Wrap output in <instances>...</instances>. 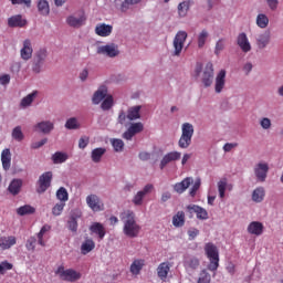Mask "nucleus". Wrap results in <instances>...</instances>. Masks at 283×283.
I'll list each match as a JSON object with an SVG mask.
<instances>
[{"instance_id":"bb28decb","label":"nucleus","mask_w":283,"mask_h":283,"mask_svg":"<svg viewBox=\"0 0 283 283\" xmlns=\"http://www.w3.org/2000/svg\"><path fill=\"white\" fill-rule=\"evenodd\" d=\"M143 266H145V260L135 259L129 268L132 275H140V272L143 271Z\"/></svg>"},{"instance_id":"37998d69","label":"nucleus","mask_w":283,"mask_h":283,"mask_svg":"<svg viewBox=\"0 0 283 283\" xmlns=\"http://www.w3.org/2000/svg\"><path fill=\"white\" fill-rule=\"evenodd\" d=\"M67 160V154L62 151H56L52 156V161L54 165H62V163H65Z\"/></svg>"},{"instance_id":"4d7b16f0","label":"nucleus","mask_w":283,"mask_h":283,"mask_svg":"<svg viewBox=\"0 0 283 283\" xmlns=\"http://www.w3.org/2000/svg\"><path fill=\"white\" fill-rule=\"evenodd\" d=\"M218 191H219L220 198H224V193L227 191V179H221L218 182Z\"/></svg>"},{"instance_id":"338daca9","label":"nucleus","mask_w":283,"mask_h":283,"mask_svg":"<svg viewBox=\"0 0 283 283\" xmlns=\"http://www.w3.org/2000/svg\"><path fill=\"white\" fill-rule=\"evenodd\" d=\"M88 144H90V138L87 137H81L78 140L80 149H85V147H87Z\"/></svg>"},{"instance_id":"052dcab7","label":"nucleus","mask_w":283,"mask_h":283,"mask_svg":"<svg viewBox=\"0 0 283 283\" xmlns=\"http://www.w3.org/2000/svg\"><path fill=\"white\" fill-rule=\"evenodd\" d=\"M128 129H130L136 136V134H140V132H143L144 126H143V123H140V122L134 123L128 127Z\"/></svg>"},{"instance_id":"09e8293b","label":"nucleus","mask_w":283,"mask_h":283,"mask_svg":"<svg viewBox=\"0 0 283 283\" xmlns=\"http://www.w3.org/2000/svg\"><path fill=\"white\" fill-rule=\"evenodd\" d=\"M256 25L262 29L268 28L269 27V17H266V14H264V13H260L256 17Z\"/></svg>"},{"instance_id":"0e129e2a","label":"nucleus","mask_w":283,"mask_h":283,"mask_svg":"<svg viewBox=\"0 0 283 283\" xmlns=\"http://www.w3.org/2000/svg\"><path fill=\"white\" fill-rule=\"evenodd\" d=\"M200 230L196 228H191L190 230H188L189 240H196V238H198Z\"/></svg>"},{"instance_id":"9b49d317","label":"nucleus","mask_w":283,"mask_h":283,"mask_svg":"<svg viewBox=\"0 0 283 283\" xmlns=\"http://www.w3.org/2000/svg\"><path fill=\"white\" fill-rule=\"evenodd\" d=\"M86 203L92 209V211H103L105 205L101 201V198L96 195H90L86 197Z\"/></svg>"},{"instance_id":"2f4dec72","label":"nucleus","mask_w":283,"mask_h":283,"mask_svg":"<svg viewBox=\"0 0 283 283\" xmlns=\"http://www.w3.org/2000/svg\"><path fill=\"white\" fill-rule=\"evenodd\" d=\"M66 23H69L71 28H81V25L85 24V17L82 15L80 18H76L74 15H70L66 19Z\"/></svg>"},{"instance_id":"72a5a7b5","label":"nucleus","mask_w":283,"mask_h":283,"mask_svg":"<svg viewBox=\"0 0 283 283\" xmlns=\"http://www.w3.org/2000/svg\"><path fill=\"white\" fill-rule=\"evenodd\" d=\"M189 8H191V1L186 0L184 2H180L177 8L179 17L181 18L187 17V13L189 12Z\"/></svg>"},{"instance_id":"bf43d9fd","label":"nucleus","mask_w":283,"mask_h":283,"mask_svg":"<svg viewBox=\"0 0 283 283\" xmlns=\"http://www.w3.org/2000/svg\"><path fill=\"white\" fill-rule=\"evenodd\" d=\"M13 265L12 263L8 262V261H2L0 263V274L3 275L6 273V271H12Z\"/></svg>"},{"instance_id":"5fc2aeb1","label":"nucleus","mask_w":283,"mask_h":283,"mask_svg":"<svg viewBox=\"0 0 283 283\" xmlns=\"http://www.w3.org/2000/svg\"><path fill=\"white\" fill-rule=\"evenodd\" d=\"M224 48H226L224 39H219L214 46L216 56H220V53L224 50Z\"/></svg>"},{"instance_id":"393cba45","label":"nucleus","mask_w":283,"mask_h":283,"mask_svg":"<svg viewBox=\"0 0 283 283\" xmlns=\"http://www.w3.org/2000/svg\"><path fill=\"white\" fill-rule=\"evenodd\" d=\"M269 43H271V33L264 32L256 36V45L259 50H264Z\"/></svg>"},{"instance_id":"c03bdc74","label":"nucleus","mask_w":283,"mask_h":283,"mask_svg":"<svg viewBox=\"0 0 283 283\" xmlns=\"http://www.w3.org/2000/svg\"><path fill=\"white\" fill-rule=\"evenodd\" d=\"M107 151L105 148H95L92 150L91 158L93 163H101V158H103V155Z\"/></svg>"},{"instance_id":"680f3d73","label":"nucleus","mask_w":283,"mask_h":283,"mask_svg":"<svg viewBox=\"0 0 283 283\" xmlns=\"http://www.w3.org/2000/svg\"><path fill=\"white\" fill-rule=\"evenodd\" d=\"M63 209H65V203H56L52 209L53 216H61V213H63Z\"/></svg>"},{"instance_id":"aec40b11","label":"nucleus","mask_w":283,"mask_h":283,"mask_svg":"<svg viewBox=\"0 0 283 283\" xmlns=\"http://www.w3.org/2000/svg\"><path fill=\"white\" fill-rule=\"evenodd\" d=\"M248 233L251 235H262L264 233V224L260 221H252L248 226Z\"/></svg>"},{"instance_id":"49530a36","label":"nucleus","mask_w":283,"mask_h":283,"mask_svg":"<svg viewBox=\"0 0 283 283\" xmlns=\"http://www.w3.org/2000/svg\"><path fill=\"white\" fill-rule=\"evenodd\" d=\"M101 107L104 112L109 111L111 107H114V97L112 95H106Z\"/></svg>"},{"instance_id":"3c124183","label":"nucleus","mask_w":283,"mask_h":283,"mask_svg":"<svg viewBox=\"0 0 283 283\" xmlns=\"http://www.w3.org/2000/svg\"><path fill=\"white\" fill-rule=\"evenodd\" d=\"M66 129H78L81 125L78 124V119L76 117H71L65 123Z\"/></svg>"},{"instance_id":"39448f33","label":"nucleus","mask_w":283,"mask_h":283,"mask_svg":"<svg viewBox=\"0 0 283 283\" xmlns=\"http://www.w3.org/2000/svg\"><path fill=\"white\" fill-rule=\"evenodd\" d=\"M187 36L188 34L186 31L177 32L172 42V56H180V54H182V48H185V41H187Z\"/></svg>"},{"instance_id":"a18cd8bd","label":"nucleus","mask_w":283,"mask_h":283,"mask_svg":"<svg viewBox=\"0 0 283 283\" xmlns=\"http://www.w3.org/2000/svg\"><path fill=\"white\" fill-rule=\"evenodd\" d=\"M207 39H209V31L202 30L197 38L198 48H205V44L207 43Z\"/></svg>"},{"instance_id":"c85d7f7f","label":"nucleus","mask_w":283,"mask_h":283,"mask_svg":"<svg viewBox=\"0 0 283 283\" xmlns=\"http://www.w3.org/2000/svg\"><path fill=\"white\" fill-rule=\"evenodd\" d=\"M113 27L109 24L101 23L95 28V34L97 36H109L112 34Z\"/></svg>"},{"instance_id":"dca6fc26","label":"nucleus","mask_w":283,"mask_h":283,"mask_svg":"<svg viewBox=\"0 0 283 283\" xmlns=\"http://www.w3.org/2000/svg\"><path fill=\"white\" fill-rule=\"evenodd\" d=\"M90 231L94 235H97L98 240H104L105 235L107 234V231L105 230V226H103V223L101 222H94L90 227Z\"/></svg>"},{"instance_id":"f257e3e1","label":"nucleus","mask_w":283,"mask_h":283,"mask_svg":"<svg viewBox=\"0 0 283 283\" xmlns=\"http://www.w3.org/2000/svg\"><path fill=\"white\" fill-rule=\"evenodd\" d=\"M122 222H124V235L127 238H138L140 233V226L136 223V214L132 210H127L120 214Z\"/></svg>"},{"instance_id":"6e6d98bb","label":"nucleus","mask_w":283,"mask_h":283,"mask_svg":"<svg viewBox=\"0 0 283 283\" xmlns=\"http://www.w3.org/2000/svg\"><path fill=\"white\" fill-rule=\"evenodd\" d=\"M12 138H14V140H18V143H21V140H23V132L21 130V126H17L13 129Z\"/></svg>"},{"instance_id":"8fccbe9b","label":"nucleus","mask_w":283,"mask_h":283,"mask_svg":"<svg viewBox=\"0 0 283 283\" xmlns=\"http://www.w3.org/2000/svg\"><path fill=\"white\" fill-rule=\"evenodd\" d=\"M189 145H191V137L181 135L178 142V146L180 147V149H187Z\"/></svg>"},{"instance_id":"ea45409f","label":"nucleus","mask_w":283,"mask_h":283,"mask_svg":"<svg viewBox=\"0 0 283 283\" xmlns=\"http://www.w3.org/2000/svg\"><path fill=\"white\" fill-rule=\"evenodd\" d=\"M77 218H81V214H77V216L72 214L70 217V220L67 221V227L70 231H72L73 233H76V231H78Z\"/></svg>"},{"instance_id":"864d4df0","label":"nucleus","mask_w":283,"mask_h":283,"mask_svg":"<svg viewBox=\"0 0 283 283\" xmlns=\"http://www.w3.org/2000/svg\"><path fill=\"white\" fill-rule=\"evenodd\" d=\"M25 249H27V251H32V253H34V251L36 249V237H30L27 240Z\"/></svg>"},{"instance_id":"e2e57ef3","label":"nucleus","mask_w":283,"mask_h":283,"mask_svg":"<svg viewBox=\"0 0 283 283\" xmlns=\"http://www.w3.org/2000/svg\"><path fill=\"white\" fill-rule=\"evenodd\" d=\"M200 185H201V181L200 179H197L192 186V188L190 189V192L189 195L191 196V198H195L196 197V193H198V189H200Z\"/></svg>"},{"instance_id":"c756f323","label":"nucleus","mask_w":283,"mask_h":283,"mask_svg":"<svg viewBox=\"0 0 283 283\" xmlns=\"http://www.w3.org/2000/svg\"><path fill=\"white\" fill-rule=\"evenodd\" d=\"M96 249V243L93 239H86L81 245L82 255H87V253H92Z\"/></svg>"},{"instance_id":"de8ad7c7","label":"nucleus","mask_w":283,"mask_h":283,"mask_svg":"<svg viewBox=\"0 0 283 283\" xmlns=\"http://www.w3.org/2000/svg\"><path fill=\"white\" fill-rule=\"evenodd\" d=\"M56 198L63 203L67 202V200H70V195L67 193V189H65L64 187H61L56 191Z\"/></svg>"},{"instance_id":"a878e982","label":"nucleus","mask_w":283,"mask_h":283,"mask_svg":"<svg viewBox=\"0 0 283 283\" xmlns=\"http://www.w3.org/2000/svg\"><path fill=\"white\" fill-rule=\"evenodd\" d=\"M107 96V87L102 86L99 87L93 95L92 97V103L93 105H99V103L105 99V97Z\"/></svg>"},{"instance_id":"a211bd4d","label":"nucleus","mask_w":283,"mask_h":283,"mask_svg":"<svg viewBox=\"0 0 283 283\" xmlns=\"http://www.w3.org/2000/svg\"><path fill=\"white\" fill-rule=\"evenodd\" d=\"M9 28H25L28 25V20L23 19L21 14L12 15L8 19Z\"/></svg>"},{"instance_id":"7ed1b4c3","label":"nucleus","mask_w":283,"mask_h":283,"mask_svg":"<svg viewBox=\"0 0 283 283\" xmlns=\"http://www.w3.org/2000/svg\"><path fill=\"white\" fill-rule=\"evenodd\" d=\"M56 275H59L64 282H77L81 280L82 275L80 272H76L74 269L65 270L64 266H59L55 271Z\"/></svg>"},{"instance_id":"f704fd0d","label":"nucleus","mask_w":283,"mask_h":283,"mask_svg":"<svg viewBox=\"0 0 283 283\" xmlns=\"http://www.w3.org/2000/svg\"><path fill=\"white\" fill-rule=\"evenodd\" d=\"M38 94V91H33L31 94L23 97L20 103L21 107H30L32 103H34V98H36Z\"/></svg>"},{"instance_id":"4468645a","label":"nucleus","mask_w":283,"mask_h":283,"mask_svg":"<svg viewBox=\"0 0 283 283\" xmlns=\"http://www.w3.org/2000/svg\"><path fill=\"white\" fill-rule=\"evenodd\" d=\"M187 209L190 213H196L198 220H209V212H207L205 208L196 205H189Z\"/></svg>"},{"instance_id":"0eeeda50","label":"nucleus","mask_w":283,"mask_h":283,"mask_svg":"<svg viewBox=\"0 0 283 283\" xmlns=\"http://www.w3.org/2000/svg\"><path fill=\"white\" fill-rule=\"evenodd\" d=\"M201 83H203L205 87H211L213 83V64L211 62L206 64L201 76Z\"/></svg>"},{"instance_id":"13d9d810","label":"nucleus","mask_w":283,"mask_h":283,"mask_svg":"<svg viewBox=\"0 0 283 283\" xmlns=\"http://www.w3.org/2000/svg\"><path fill=\"white\" fill-rule=\"evenodd\" d=\"M112 146L114 147L115 151H123V149H125V143L123 139H113Z\"/></svg>"},{"instance_id":"5701e85b","label":"nucleus","mask_w":283,"mask_h":283,"mask_svg":"<svg viewBox=\"0 0 283 283\" xmlns=\"http://www.w3.org/2000/svg\"><path fill=\"white\" fill-rule=\"evenodd\" d=\"M191 182H193V179L191 177H187L181 182L175 184L174 189L176 193H185V191L191 187Z\"/></svg>"},{"instance_id":"6ab92c4d","label":"nucleus","mask_w":283,"mask_h":283,"mask_svg":"<svg viewBox=\"0 0 283 283\" xmlns=\"http://www.w3.org/2000/svg\"><path fill=\"white\" fill-rule=\"evenodd\" d=\"M180 156H182L178 151H170L164 156V158L160 161V169H165L169 163H174L176 160H180Z\"/></svg>"},{"instance_id":"f8f14e48","label":"nucleus","mask_w":283,"mask_h":283,"mask_svg":"<svg viewBox=\"0 0 283 283\" xmlns=\"http://www.w3.org/2000/svg\"><path fill=\"white\" fill-rule=\"evenodd\" d=\"M33 53L34 49H32V41L30 39L24 40L22 49L20 50V56L22 61H30Z\"/></svg>"},{"instance_id":"b1692460","label":"nucleus","mask_w":283,"mask_h":283,"mask_svg":"<svg viewBox=\"0 0 283 283\" xmlns=\"http://www.w3.org/2000/svg\"><path fill=\"white\" fill-rule=\"evenodd\" d=\"M184 266L190 271H196L200 269V259L198 256H188L184 261Z\"/></svg>"},{"instance_id":"e433bc0d","label":"nucleus","mask_w":283,"mask_h":283,"mask_svg":"<svg viewBox=\"0 0 283 283\" xmlns=\"http://www.w3.org/2000/svg\"><path fill=\"white\" fill-rule=\"evenodd\" d=\"M172 224L176 228L185 227V211H178L174 217H172Z\"/></svg>"},{"instance_id":"79ce46f5","label":"nucleus","mask_w":283,"mask_h":283,"mask_svg":"<svg viewBox=\"0 0 283 283\" xmlns=\"http://www.w3.org/2000/svg\"><path fill=\"white\" fill-rule=\"evenodd\" d=\"M36 209L30 205H24L17 209L18 216H30L34 213Z\"/></svg>"},{"instance_id":"a19ab883","label":"nucleus","mask_w":283,"mask_h":283,"mask_svg":"<svg viewBox=\"0 0 283 283\" xmlns=\"http://www.w3.org/2000/svg\"><path fill=\"white\" fill-rule=\"evenodd\" d=\"M181 136L193 138V125L190 123H184L181 126Z\"/></svg>"},{"instance_id":"412c9836","label":"nucleus","mask_w":283,"mask_h":283,"mask_svg":"<svg viewBox=\"0 0 283 283\" xmlns=\"http://www.w3.org/2000/svg\"><path fill=\"white\" fill-rule=\"evenodd\" d=\"M1 163H2V168L4 171H9L10 167L12 165V153H10V148H6L1 153Z\"/></svg>"},{"instance_id":"cd10ccee","label":"nucleus","mask_w":283,"mask_h":283,"mask_svg":"<svg viewBox=\"0 0 283 283\" xmlns=\"http://www.w3.org/2000/svg\"><path fill=\"white\" fill-rule=\"evenodd\" d=\"M21 187H23V180L13 179L8 187V191L12 196H19V193H21Z\"/></svg>"},{"instance_id":"1a4fd4ad","label":"nucleus","mask_w":283,"mask_h":283,"mask_svg":"<svg viewBox=\"0 0 283 283\" xmlns=\"http://www.w3.org/2000/svg\"><path fill=\"white\" fill-rule=\"evenodd\" d=\"M154 191V185L147 184L143 190H139L133 198V205L135 207H140L143 205V200H145V196L147 193H151Z\"/></svg>"},{"instance_id":"423d86ee","label":"nucleus","mask_w":283,"mask_h":283,"mask_svg":"<svg viewBox=\"0 0 283 283\" xmlns=\"http://www.w3.org/2000/svg\"><path fill=\"white\" fill-rule=\"evenodd\" d=\"M52 171H46L44 174H42L38 180V193H45V191H48V189H50L51 185H52Z\"/></svg>"},{"instance_id":"603ef678","label":"nucleus","mask_w":283,"mask_h":283,"mask_svg":"<svg viewBox=\"0 0 283 283\" xmlns=\"http://www.w3.org/2000/svg\"><path fill=\"white\" fill-rule=\"evenodd\" d=\"M197 283H211V274L207 270H202L199 274Z\"/></svg>"},{"instance_id":"20e7f679","label":"nucleus","mask_w":283,"mask_h":283,"mask_svg":"<svg viewBox=\"0 0 283 283\" xmlns=\"http://www.w3.org/2000/svg\"><path fill=\"white\" fill-rule=\"evenodd\" d=\"M48 59V50L40 49L33 59L32 62V72L34 74H41V70L43 69V65H45V61Z\"/></svg>"},{"instance_id":"4c0bfd02","label":"nucleus","mask_w":283,"mask_h":283,"mask_svg":"<svg viewBox=\"0 0 283 283\" xmlns=\"http://www.w3.org/2000/svg\"><path fill=\"white\" fill-rule=\"evenodd\" d=\"M38 10L40 14H42L43 17H48V14H50V3L48 2V0H39Z\"/></svg>"},{"instance_id":"ddd939ff","label":"nucleus","mask_w":283,"mask_h":283,"mask_svg":"<svg viewBox=\"0 0 283 283\" xmlns=\"http://www.w3.org/2000/svg\"><path fill=\"white\" fill-rule=\"evenodd\" d=\"M169 271H171V264L169 262H163L157 268V277L161 280V282H167V277H169Z\"/></svg>"},{"instance_id":"9d476101","label":"nucleus","mask_w":283,"mask_h":283,"mask_svg":"<svg viewBox=\"0 0 283 283\" xmlns=\"http://www.w3.org/2000/svg\"><path fill=\"white\" fill-rule=\"evenodd\" d=\"M254 175L259 182H266V176H269V164L266 163H259L254 167Z\"/></svg>"},{"instance_id":"69168bd1","label":"nucleus","mask_w":283,"mask_h":283,"mask_svg":"<svg viewBox=\"0 0 283 283\" xmlns=\"http://www.w3.org/2000/svg\"><path fill=\"white\" fill-rule=\"evenodd\" d=\"M260 125L263 129H271V119L263 117L260 122Z\"/></svg>"},{"instance_id":"2eb2a0df","label":"nucleus","mask_w":283,"mask_h":283,"mask_svg":"<svg viewBox=\"0 0 283 283\" xmlns=\"http://www.w3.org/2000/svg\"><path fill=\"white\" fill-rule=\"evenodd\" d=\"M226 78H227V71L221 70L216 77L214 92L217 94H220L222 90H224V85L227 83Z\"/></svg>"},{"instance_id":"f3484780","label":"nucleus","mask_w":283,"mask_h":283,"mask_svg":"<svg viewBox=\"0 0 283 283\" xmlns=\"http://www.w3.org/2000/svg\"><path fill=\"white\" fill-rule=\"evenodd\" d=\"M14 244H17V237H0V251H8L9 249H12Z\"/></svg>"},{"instance_id":"473e14b6","label":"nucleus","mask_w":283,"mask_h":283,"mask_svg":"<svg viewBox=\"0 0 283 283\" xmlns=\"http://www.w3.org/2000/svg\"><path fill=\"white\" fill-rule=\"evenodd\" d=\"M265 196H266V191L264 190V187H258L252 192V200L253 202H262Z\"/></svg>"},{"instance_id":"7c9ffc66","label":"nucleus","mask_w":283,"mask_h":283,"mask_svg":"<svg viewBox=\"0 0 283 283\" xmlns=\"http://www.w3.org/2000/svg\"><path fill=\"white\" fill-rule=\"evenodd\" d=\"M35 129H39L42 134H50L54 129V123L52 122H40L35 125Z\"/></svg>"},{"instance_id":"4be33fe9","label":"nucleus","mask_w":283,"mask_h":283,"mask_svg":"<svg viewBox=\"0 0 283 283\" xmlns=\"http://www.w3.org/2000/svg\"><path fill=\"white\" fill-rule=\"evenodd\" d=\"M237 43L242 52H251V42H249L247 33H240L237 38Z\"/></svg>"},{"instance_id":"f03ea898","label":"nucleus","mask_w":283,"mask_h":283,"mask_svg":"<svg viewBox=\"0 0 283 283\" xmlns=\"http://www.w3.org/2000/svg\"><path fill=\"white\" fill-rule=\"evenodd\" d=\"M205 251L208 260H210L208 271H218V266H220V253L218 252V247L213 243H206Z\"/></svg>"},{"instance_id":"58836bf2","label":"nucleus","mask_w":283,"mask_h":283,"mask_svg":"<svg viewBox=\"0 0 283 283\" xmlns=\"http://www.w3.org/2000/svg\"><path fill=\"white\" fill-rule=\"evenodd\" d=\"M128 120H138L140 118V106H133L127 113Z\"/></svg>"},{"instance_id":"6e6552de","label":"nucleus","mask_w":283,"mask_h":283,"mask_svg":"<svg viewBox=\"0 0 283 283\" xmlns=\"http://www.w3.org/2000/svg\"><path fill=\"white\" fill-rule=\"evenodd\" d=\"M97 54H103L104 56L114 59L115 56H118L120 52L118 51V46L115 44H106L97 48Z\"/></svg>"},{"instance_id":"774afa93","label":"nucleus","mask_w":283,"mask_h":283,"mask_svg":"<svg viewBox=\"0 0 283 283\" xmlns=\"http://www.w3.org/2000/svg\"><path fill=\"white\" fill-rule=\"evenodd\" d=\"M0 85H10V74L0 75Z\"/></svg>"},{"instance_id":"c9c22d12","label":"nucleus","mask_w":283,"mask_h":283,"mask_svg":"<svg viewBox=\"0 0 283 283\" xmlns=\"http://www.w3.org/2000/svg\"><path fill=\"white\" fill-rule=\"evenodd\" d=\"M52 230V226L50 224H44L40 232L38 233V244H40V247H45V241L43 240V237Z\"/></svg>"}]
</instances>
